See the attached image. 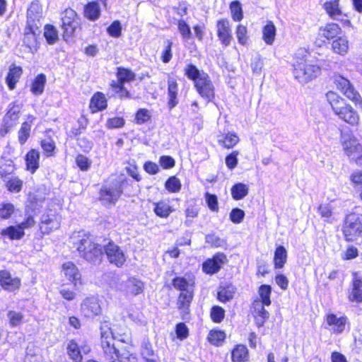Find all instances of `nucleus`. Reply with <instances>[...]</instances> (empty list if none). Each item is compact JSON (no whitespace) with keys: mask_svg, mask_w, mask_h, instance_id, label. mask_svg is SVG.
<instances>
[{"mask_svg":"<svg viewBox=\"0 0 362 362\" xmlns=\"http://www.w3.org/2000/svg\"><path fill=\"white\" fill-rule=\"evenodd\" d=\"M74 247L80 257L92 263L99 262L103 255L102 246L93 241L89 234L78 232L71 236Z\"/></svg>","mask_w":362,"mask_h":362,"instance_id":"obj_1","label":"nucleus"},{"mask_svg":"<svg viewBox=\"0 0 362 362\" xmlns=\"http://www.w3.org/2000/svg\"><path fill=\"white\" fill-rule=\"evenodd\" d=\"M326 98L334 112L342 120L351 125H356L359 122L357 112L346 101L333 91L326 94Z\"/></svg>","mask_w":362,"mask_h":362,"instance_id":"obj_2","label":"nucleus"},{"mask_svg":"<svg viewBox=\"0 0 362 362\" xmlns=\"http://www.w3.org/2000/svg\"><path fill=\"white\" fill-rule=\"evenodd\" d=\"M293 67L295 78L303 84L312 81L320 73V66L308 54L301 58H297Z\"/></svg>","mask_w":362,"mask_h":362,"instance_id":"obj_3","label":"nucleus"},{"mask_svg":"<svg viewBox=\"0 0 362 362\" xmlns=\"http://www.w3.org/2000/svg\"><path fill=\"white\" fill-rule=\"evenodd\" d=\"M124 342V339L116 341L110 329L107 326L101 327V347L105 360L111 361L115 357L118 358L120 354L126 349V347L120 346Z\"/></svg>","mask_w":362,"mask_h":362,"instance_id":"obj_4","label":"nucleus"},{"mask_svg":"<svg viewBox=\"0 0 362 362\" xmlns=\"http://www.w3.org/2000/svg\"><path fill=\"white\" fill-rule=\"evenodd\" d=\"M347 241L354 242L362 237V214H352L347 216L343 228Z\"/></svg>","mask_w":362,"mask_h":362,"instance_id":"obj_5","label":"nucleus"},{"mask_svg":"<svg viewBox=\"0 0 362 362\" xmlns=\"http://www.w3.org/2000/svg\"><path fill=\"white\" fill-rule=\"evenodd\" d=\"M62 27L64 30L63 37L65 40L72 37L79 28V18L74 10L66 8L62 13Z\"/></svg>","mask_w":362,"mask_h":362,"instance_id":"obj_6","label":"nucleus"},{"mask_svg":"<svg viewBox=\"0 0 362 362\" xmlns=\"http://www.w3.org/2000/svg\"><path fill=\"white\" fill-rule=\"evenodd\" d=\"M104 251L109 262L117 267H122L126 260L127 257L124 251L113 242H109L104 246Z\"/></svg>","mask_w":362,"mask_h":362,"instance_id":"obj_7","label":"nucleus"},{"mask_svg":"<svg viewBox=\"0 0 362 362\" xmlns=\"http://www.w3.org/2000/svg\"><path fill=\"white\" fill-rule=\"evenodd\" d=\"M194 87L201 97L208 101H211L214 98L215 88L207 74H202L197 79V81L194 83Z\"/></svg>","mask_w":362,"mask_h":362,"instance_id":"obj_8","label":"nucleus"},{"mask_svg":"<svg viewBox=\"0 0 362 362\" xmlns=\"http://www.w3.org/2000/svg\"><path fill=\"white\" fill-rule=\"evenodd\" d=\"M122 182H117L113 185L104 186L100 191V199L108 204H115L122 193Z\"/></svg>","mask_w":362,"mask_h":362,"instance_id":"obj_9","label":"nucleus"},{"mask_svg":"<svg viewBox=\"0 0 362 362\" xmlns=\"http://www.w3.org/2000/svg\"><path fill=\"white\" fill-rule=\"evenodd\" d=\"M334 83L338 90H339L346 97L356 103L361 102V96L355 90L349 81L341 76H337L334 78Z\"/></svg>","mask_w":362,"mask_h":362,"instance_id":"obj_10","label":"nucleus"},{"mask_svg":"<svg viewBox=\"0 0 362 362\" xmlns=\"http://www.w3.org/2000/svg\"><path fill=\"white\" fill-rule=\"evenodd\" d=\"M82 315L88 318H93L101 314L102 310L98 298L90 296L85 298L81 305Z\"/></svg>","mask_w":362,"mask_h":362,"instance_id":"obj_11","label":"nucleus"},{"mask_svg":"<svg viewBox=\"0 0 362 362\" xmlns=\"http://www.w3.org/2000/svg\"><path fill=\"white\" fill-rule=\"evenodd\" d=\"M343 148L346 154L356 163L362 165V146L354 138H350L343 144Z\"/></svg>","mask_w":362,"mask_h":362,"instance_id":"obj_12","label":"nucleus"},{"mask_svg":"<svg viewBox=\"0 0 362 362\" xmlns=\"http://www.w3.org/2000/svg\"><path fill=\"white\" fill-rule=\"evenodd\" d=\"M61 218L52 211L42 215L40 228L42 233L49 234L60 227Z\"/></svg>","mask_w":362,"mask_h":362,"instance_id":"obj_13","label":"nucleus"},{"mask_svg":"<svg viewBox=\"0 0 362 362\" xmlns=\"http://www.w3.org/2000/svg\"><path fill=\"white\" fill-rule=\"evenodd\" d=\"M226 261L227 258L224 254L218 253L203 263L202 269L207 274H216L221 269Z\"/></svg>","mask_w":362,"mask_h":362,"instance_id":"obj_14","label":"nucleus"},{"mask_svg":"<svg viewBox=\"0 0 362 362\" xmlns=\"http://www.w3.org/2000/svg\"><path fill=\"white\" fill-rule=\"evenodd\" d=\"M62 273L74 286L81 285V275L77 267L71 262H65L62 267Z\"/></svg>","mask_w":362,"mask_h":362,"instance_id":"obj_15","label":"nucleus"},{"mask_svg":"<svg viewBox=\"0 0 362 362\" xmlns=\"http://www.w3.org/2000/svg\"><path fill=\"white\" fill-rule=\"evenodd\" d=\"M325 320L333 333L340 334L345 329L347 317L344 315L338 317L334 313H329L326 315Z\"/></svg>","mask_w":362,"mask_h":362,"instance_id":"obj_16","label":"nucleus"},{"mask_svg":"<svg viewBox=\"0 0 362 362\" xmlns=\"http://www.w3.org/2000/svg\"><path fill=\"white\" fill-rule=\"evenodd\" d=\"M0 283L2 288L8 291H14L19 289L21 286V279L13 277L6 270L0 271Z\"/></svg>","mask_w":362,"mask_h":362,"instance_id":"obj_17","label":"nucleus"},{"mask_svg":"<svg viewBox=\"0 0 362 362\" xmlns=\"http://www.w3.org/2000/svg\"><path fill=\"white\" fill-rule=\"evenodd\" d=\"M121 291L126 295L136 296L143 292L144 284L135 278H129L121 284Z\"/></svg>","mask_w":362,"mask_h":362,"instance_id":"obj_18","label":"nucleus"},{"mask_svg":"<svg viewBox=\"0 0 362 362\" xmlns=\"http://www.w3.org/2000/svg\"><path fill=\"white\" fill-rule=\"evenodd\" d=\"M217 34L223 45L228 46L232 39L230 23L227 19H221L217 22Z\"/></svg>","mask_w":362,"mask_h":362,"instance_id":"obj_19","label":"nucleus"},{"mask_svg":"<svg viewBox=\"0 0 362 362\" xmlns=\"http://www.w3.org/2000/svg\"><path fill=\"white\" fill-rule=\"evenodd\" d=\"M266 305L260 300H255L252 303V314L258 327H262L269 317V313L264 309Z\"/></svg>","mask_w":362,"mask_h":362,"instance_id":"obj_20","label":"nucleus"},{"mask_svg":"<svg viewBox=\"0 0 362 362\" xmlns=\"http://www.w3.org/2000/svg\"><path fill=\"white\" fill-rule=\"evenodd\" d=\"M20 111V105L16 103L10 105L9 109L4 118L6 132L11 129L18 120Z\"/></svg>","mask_w":362,"mask_h":362,"instance_id":"obj_21","label":"nucleus"},{"mask_svg":"<svg viewBox=\"0 0 362 362\" xmlns=\"http://www.w3.org/2000/svg\"><path fill=\"white\" fill-rule=\"evenodd\" d=\"M352 288L348 298L351 302L362 303V279L356 272L354 274Z\"/></svg>","mask_w":362,"mask_h":362,"instance_id":"obj_22","label":"nucleus"},{"mask_svg":"<svg viewBox=\"0 0 362 362\" xmlns=\"http://www.w3.org/2000/svg\"><path fill=\"white\" fill-rule=\"evenodd\" d=\"M177 91H178V84L176 81L171 78L168 77V105L170 110L175 107L178 103L177 100Z\"/></svg>","mask_w":362,"mask_h":362,"instance_id":"obj_23","label":"nucleus"},{"mask_svg":"<svg viewBox=\"0 0 362 362\" xmlns=\"http://www.w3.org/2000/svg\"><path fill=\"white\" fill-rule=\"evenodd\" d=\"M35 119L33 115H29L27 120L22 124L18 131V141L21 145H23L30 137L31 126Z\"/></svg>","mask_w":362,"mask_h":362,"instance_id":"obj_24","label":"nucleus"},{"mask_svg":"<svg viewBox=\"0 0 362 362\" xmlns=\"http://www.w3.org/2000/svg\"><path fill=\"white\" fill-rule=\"evenodd\" d=\"M341 33V29L337 23H329L319 30V35L327 40L333 39Z\"/></svg>","mask_w":362,"mask_h":362,"instance_id":"obj_25","label":"nucleus"},{"mask_svg":"<svg viewBox=\"0 0 362 362\" xmlns=\"http://www.w3.org/2000/svg\"><path fill=\"white\" fill-rule=\"evenodd\" d=\"M107 107V100L105 95L98 92L93 95L90 103V108L93 112L105 109Z\"/></svg>","mask_w":362,"mask_h":362,"instance_id":"obj_26","label":"nucleus"},{"mask_svg":"<svg viewBox=\"0 0 362 362\" xmlns=\"http://www.w3.org/2000/svg\"><path fill=\"white\" fill-rule=\"evenodd\" d=\"M40 153L35 149L30 150L25 156L27 170L34 173L39 168Z\"/></svg>","mask_w":362,"mask_h":362,"instance_id":"obj_27","label":"nucleus"},{"mask_svg":"<svg viewBox=\"0 0 362 362\" xmlns=\"http://www.w3.org/2000/svg\"><path fill=\"white\" fill-rule=\"evenodd\" d=\"M332 49L334 53L340 55H345L349 51V40L345 36L338 37L333 40Z\"/></svg>","mask_w":362,"mask_h":362,"instance_id":"obj_28","label":"nucleus"},{"mask_svg":"<svg viewBox=\"0 0 362 362\" xmlns=\"http://www.w3.org/2000/svg\"><path fill=\"white\" fill-rule=\"evenodd\" d=\"M22 74V69L15 65L11 66L6 76V83L10 90H13Z\"/></svg>","mask_w":362,"mask_h":362,"instance_id":"obj_29","label":"nucleus"},{"mask_svg":"<svg viewBox=\"0 0 362 362\" xmlns=\"http://www.w3.org/2000/svg\"><path fill=\"white\" fill-rule=\"evenodd\" d=\"M28 23L39 21L42 16V8L38 1L31 3L27 11Z\"/></svg>","mask_w":362,"mask_h":362,"instance_id":"obj_30","label":"nucleus"},{"mask_svg":"<svg viewBox=\"0 0 362 362\" xmlns=\"http://www.w3.org/2000/svg\"><path fill=\"white\" fill-rule=\"evenodd\" d=\"M172 284L175 288L185 292L190 291L194 282L192 278L176 277L173 280Z\"/></svg>","mask_w":362,"mask_h":362,"instance_id":"obj_31","label":"nucleus"},{"mask_svg":"<svg viewBox=\"0 0 362 362\" xmlns=\"http://www.w3.org/2000/svg\"><path fill=\"white\" fill-rule=\"evenodd\" d=\"M239 141L238 136L234 132H228L218 140L221 146L228 149L233 148Z\"/></svg>","mask_w":362,"mask_h":362,"instance_id":"obj_32","label":"nucleus"},{"mask_svg":"<svg viewBox=\"0 0 362 362\" xmlns=\"http://www.w3.org/2000/svg\"><path fill=\"white\" fill-rule=\"evenodd\" d=\"M287 259V251L284 246L279 245L274 252V264L276 269L284 267Z\"/></svg>","mask_w":362,"mask_h":362,"instance_id":"obj_33","label":"nucleus"},{"mask_svg":"<svg viewBox=\"0 0 362 362\" xmlns=\"http://www.w3.org/2000/svg\"><path fill=\"white\" fill-rule=\"evenodd\" d=\"M276 29L272 21H268L267 25L263 28V40L267 45H272L275 39Z\"/></svg>","mask_w":362,"mask_h":362,"instance_id":"obj_34","label":"nucleus"},{"mask_svg":"<svg viewBox=\"0 0 362 362\" xmlns=\"http://www.w3.org/2000/svg\"><path fill=\"white\" fill-rule=\"evenodd\" d=\"M249 358L248 350L244 345H238L232 351L233 362H245Z\"/></svg>","mask_w":362,"mask_h":362,"instance_id":"obj_35","label":"nucleus"},{"mask_svg":"<svg viewBox=\"0 0 362 362\" xmlns=\"http://www.w3.org/2000/svg\"><path fill=\"white\" fill-rule=\"evenodd\" d=\"M153 205L155 214L161 218H167L174 211L172 206L164 201L154 203Z\"/></svg>","mask_w":362,"mask_h":362,"instance_id":"obj_36","label":"nucleus"},{"mask_svg":"<svg viewBox=\"0 0 362 362\" xmlns=\"http://www.w3.org/2000/svg\"><path fill=\"white\" fill-rule=\"evenodd\" d=\"M24 234V231L21 230L18 225L9 226L3 229L1 232V235L7 236L11 240H19L23 237Z\"/></svg>","mask_w":362,"mask_h":362,"instance_id":"obj_37","label":"nucleus"},{"mask_svg":"<svg viewBox=\"0 0 362 362\" xmlns=\"http://www.w3.org/2000/svg\"><path fill=\"white\" fill-rule=\"evenodd\" d=\"M249 188L243 183H237L231 188V195L235 200H240L248 194Z\"/></svg>","mask_w":362,"mask_h":362,"instance_id":"obj_38","label":"nucleus"},{"mask_svg":"<svg viewBox=\"0 0 362 362\" xmlns=\"http://www.w3.org/2000/svg\"><path fill=\"white\" fill-rule=\"evenodd\" d=\"M45 83L46 76L44 74H41L37 76L31 86L32 93L35 95H41L44 91Z\"/></svg>","mask_w":362,"mask_h":362,"instance_id":"obj_39","label":"nucleus"},{"mask_svg":"<svg viewBox=\"0 0 362 362\" xmlns=\"http://www.w3.org/2000/svg\"><path fill=\"white\" fill-rule=\"evenodd\" d=\"M117 81L116 82H121V84L129 83L135 80L136 75L130 69L119 67L117 69Z\"/></svg>","mask_w":362,"mask_h":362,"instance_id":"obj_40","label":"nucleus"},{"mask_svg":"<svg viewBox=\"0 0 362 362\" xmlns=\"http://www.w3.org/2000/svg\"><path fill=\"white\" fill-rule=\"evenodd\" d=\"M85 16L91 20L95 21L100 15V9L99 5L96 2L89 3L85 8Z\"/></svg>","mask_w":362,"mask_h":362,"instance_id":"obj_41","label":"nucleus"},{"mask_svg":"<svg viewBox=\"0 0 362 362\" xmlns=\"http://www.w3.org/2000/svg\"><path fill=\"white\" fill-rule=\"evenodd\" d=\"M272 287L269 285H262L258 289L259 298L257 300H260V302H262L266 306H269L272 303L270 299Z\"/></svg>","mask_w":362,"mask_h":362,"instance_id":"obj_42","label":"nucleus"},{"mask_svg":"<svg viewBox=\"0 0 362 362\" xmlns=\"http://www.w3.org/2000/svg\"><path fill=\"white\" fill-rule=\"evenodd\" d=\"M235 293V288L232 286L221 287L218 292V299L222 303H226L233 298Z\"/></svg>","mask_w":362,"mask_h":362,"instance_id":"obj_43","label":"nucleus"},{"mask_svg":"<svg viewBox=\"0 0 362 362\" xmlns=\"http://www.w3.org/2000/svg\"><path fill=\"white\" fill-rule=\"evenodd\" d=\"M192 291L181 292L177 300V306L180 310L185 311L188 309L189 304L192 300Z\"/></svg>","mask_w":362,"mask_h":362,"instance_id":"obj_44","label":"nucleus"},{"mask_svg":"<svg viewBox=\"0 0 362 362\" xmlns=\"http://www.w3.org/2000/svg\"><path fill=\"white\" fill-rule=\"evenodd\" d=\"M67 354L69 357L75 362H81L82 356L79 350L78 344L75 341L71 340L67 346Z\"/></svg>","mask_w":362,"mask_h":362,"instance_id":"obj_45","label":"nucleus"},{"mask_svg":"<svg viewBox=\"0 0 362 362\" xmlns=\"http://www.w3.org/2000/svg\"><path fill=\"white\" fill-rule=\"evenodd\" d=\"M339 0H332L331 1H327L324 4L325 11L332 18L335 19L341 14L340 10L339 9Z\"/></svg>","mask_w":362,"mask_h":362,"instance_id":"obj_46","label":"nucleus"},{"mask_svg":"<svg viewBox=\"0 0 362 362\" xmlns=\"http://www.w3.org/2000/svg\"><path fill=\"white\" fill-rule=\"evenodd\" d=\"M184 72L185 76L190 80L194 81V83L197 81L202 74H206V73L204 71H200L197 66L193 64H188L184 69Z\"/></svg>","mask_w":362,"mask_h":362,"instance_id":"obj_47","label":"nucleus"},{"mask_svg":"<svg viewBox=\"0 0 362 362\" xmlns=\"http://www.w3.org/2000/svg\"><path fill=\"white\" fill-rule=\"evenodd\" d=\"M44 36L49 45L54 44L59 40L57 29L51 25H47L45 27Z\"/></svg>","mask_w":362,"mask_h":362,"instance_id":"obj_48","label":"nucleus"},{"mask_svg":"<svg viewBox=\"0 0 362 362\" xmlns=\"http://www.w3.org/2000/svg\"><path fill=\"white\" fill-rule=\"evenodd\" d=\"M230 9L231 13V16L233 21H240L243 18V10L241 7V4L238 1H234L231 2L230 5Z\"/></svg>","mask_w":362,"mask_h":362,"instance_id":"obj_49","label":"nucleus"},{"mask_svg":"<svg viewBox=\"0 0 362 362\" xmlns=\"http://www.w3.org/2000/svg\"><path fill=\"white\" fill-rule=\"evenodd\" d=\"M226 334L223 331L211 330L208 336V339L211 344L215 346H219L224 341Z\"/></svg>","mask_w":362,"mask_h":362,"instance_id":"obj_50","label":"nucleus"},{"mask_svg":"<svg viewBox=\"0 0 362 362\" xmlns=\"http://www.w3.org/2000/svg\"><path fill=\"white\" fill-rule=\"evenodd\" d=\"M165 187L170 192H178L182 187L180 180L175 176L170 177L165 182Z\"/></svg>","mask_w":362,"mask_h":362,"instance_id":"obj_51","label":"nucleus"},{"mask_svg":"<svg viewBox=\"0 0 362 362\" xmlns=\"http://www.w3.org/2000/svg\"><path fill=\"white\" fill-rule=\"evenodd\" d=\"M7 189L11 192H19L23 186V181L18 177H12L6 184Z\"/></svg>","mask_w":362,"mask_h":362,"instance_id":"obj_52","label":"nucleus"},{"mask_svg":"<svg viewBox=\"0 0 362 362\" xmlns=\"http://www.w3.org/2000/svg\"><path fill=\"white\" fill-rule=\"evenodd\" d=\"M9 323L12 327L21 325L23 320V315L21 312L11 310L7 314Z\"/></svg>","mask_w":362,"mask_h":362,"instance_id":"obj_53","label":"nucleus"},{"mask_svg":"<svg viewBox=\"0 0 362 362\" xmlns=\"http://www.w3.org/2000/svg\"><path fill=\"white\" fill-rule=\"evenodd\" d=\"M15 170L13 162L7 160L0 165V177H5L13 173Z\"/></svg>","mask_w":362,"mask_h":362,"instance_id":"obj_54","label":"nucleus"},{"mask_svg":"<svg viewBox=\"0 0 362 362\" xmlns=\"http://www.w3.org/2000/svg\"><path fill=\"white\" fill-rule=\"evenodd\" d=\"M225 316V310L220 306L215 305L211 308V317L213 322L219 323L221 322Z\"/></svg>","mask_w":362,"mask_h":362,"instance_id":"obj_55","label":"nucleus"},{"mask_svg":"<svg viewBox=\"0 0 362 362\" xmlns=\"http://www.w3.org/2000/svg\"><path fill=\"white\" fill-rule=\"evenodd\" d=\"M110 86L113 91L119 94V98H122L129 97V91L124 87V84H121V82H115L113 81L111 83Z\"/></svg>","mask_w":362,"mask_h":362,"instance_id":"obj_56","label":"nucleus"},{"mask_svg":"<svg viewBox=\"0 0 362 362\" xmlns=\"http://www.w3.org/2000/svg\"><path fill=\"white\" fill-rule=\"evenodd\" d=\"M235 33L238 42L243 45H245L248 39L247 30L246 26L243 25H238L236 28Z\"/></svg>","mask_w":362,"mask_h":362,"instance_id":"obj_57","label":"nucleus"},{"mask_svg":"<svg viewBox=\"0 0 362 362\" xmlns=\"http://www.w3.org/2000/svg\"><path fill=\"white\" fill-rule=\"evenodd\" d=\"M180 33L184 39L189 40L192 36L189 26L183 20H180L177 23Z\"/></svg>","mask_w":362,"mask_h":362,"instance_id":"obj_58","label":"nucleus"},{"mask_svg":"<svg viewBox=\"0 0 362 362\" xmlns=\"http://www.w3.org/2000/svg\"><path fill=\"white\" fill-rule=\"evenodd\" d=\"M199 213L198 209L195 206H188L185 210L186 220L185 225L189 226L192 223V219L197 216Z\"/></svg>","mask_w":362,"mask_h":362,"instance_id":"obj_59","label":"nucleus"},{"mask_svg":"<svg viewBox=\"0 0 362 362\" xmlns=\"http://www.w3.org/2000/svg\"><path fill=\"white\" fill-rule=\"evenodd\" d=\"M245 217V212L240 209H233L230 213V221L236 224L240 223Z\"/></svg>","mask_w":362,"mask_h":362,"instance_id":"obj_60","label":"nucleus"},{"mask_svg":"<svg viewBox=\"0 0 362 362\" xmlns=\"http://www.w3.org/2000/svg\"><path fill=\"white\" fill-rule=\"evenodd\" d=\"M76 163L83 171H87L91 165V161L83 155H78L76 158Z\"/></svg>","mask_w":362,"mask_h":362,"instance_id":"obj_61","label":"nucleus"},{"mask_svg":"<svg viewBox=\"0 0 362 362\" xmlns=\"http://www.w3.org/2000/svg\"><path fill=\"white\" fill-rule=\"evenodd\" d=\"M108 34L113 37H119L122 34V26L118 21H114L107 28Z\"/></svg>","mask_w":362,"mask_h":362,"instance_id":"obj_62","label":"nucleus"},{"mask_svg":"<svg viewBox=\"0 0 362 362\" xmlns=\"http://www.w3.org/2000/svg\"><path fill=\"white\" fill-rule=\"evenodd\" d=\"M14 211L13 204L6 203L0 204V216L2 218H8Z\"/></svg>","mask_w":362,"mask_h":362,"instance_id":"obj_63","label":"nucleus"},{"mask_svg":"<svg viewBox=\"0 0 362 362\" xmlns=\"http://www.w3.org/2000/svg\"><path fill=\"white\" fill-rule=\"evenodd\" d=\"M239 152L234 151L226 158V165L229 169H234L238 165V156Z\"/></svg>","mask_w":362,"mask_h":362,"instance_id":"obj_64","label":"nucleus"}]
</instances>
